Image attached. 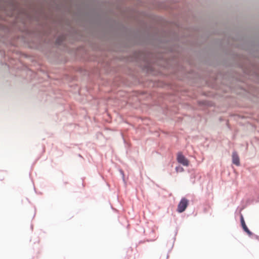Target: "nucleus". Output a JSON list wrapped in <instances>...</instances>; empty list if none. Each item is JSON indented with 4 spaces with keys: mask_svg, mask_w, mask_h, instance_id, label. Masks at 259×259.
I'll use <instances>...</instances> for the list:
<instances>
[{
    "mask_svg": "<svg viewBox=\"0 0 259 259\" xmlns=\"http://www.w3.org/2000/svg\"><path fill=\"white\" fill-rule=\"evenodd\" d=\"M176 169L177 172L182 171L184 170L183 168L181 167H177Z\"/></svg>",
    "mask_w": 259,
    "mask_h": 259,
    "instance_id": "6",
    "label": "nucleus"
},
{
    "mask_svg": "<svg viewBox=\"0 0 259 259\" xmlns=\"http://www.w3.org/2000/svg\"><path fill=\"white\" fill-rule=\"evenodd\" d=\"M232 162L237 166L240 165V159L239 157L236 152L234 151L232 153Z\"/></svg>",
    "mask_w": 259,
    "mask_h": 259,
    "instance_id": "3",
    "label": "nucleus"
},
{
    "mask_svg": "<svg viewBox=\"0 0 259 259\" xmlns=\"http://www.w3.org/2000/svg\"><path fill=\"white\" fill-rule=\"evenodd\" d=\"M241 226L245 232H246L248 235L251 236L252 235V233L249 231V230L247 227L245 223H244L243 224H241Z\"/></svg>",
    "mask_w": 259,
    "mask_h": 259,
    "instance_id": "5",
    "label": "nucleus"
},
{
    "mask_svg": "<svg viewBox=\"0 0 259 259\" xmlns=\"http://www.w3.org/2000/svg\"><path fill=\"white\" fill-rule=\"evenodd\" d=\"M64 40V37L63 36H59L56 39V44L57 45H61Z\"/></svg>",
    "mask_w": 259,
    "mask_h": 259,
    "instance_id": "4",
    "label": "nucleus"
},
{
    "mask_svg": "<svg viewBox=\"0 0 259 259\" xmlns=\"http://www.w3.org/2000/svg\"><path fill=\"white\" fill-rule=\"evenodd\" d=\"M177 160L179 163L183 164L184 166H188V160L182 154H179L177 156Z\"/></svg>",
    "mask_w": 259,
    "mask_h": 259,
    "instance_id": "2",
    "label": "nucleus"
},
{
    "mask_svg": "<svg viewBox=\"0 0 259 259\" xmlns=\"http://www.w3.org/2000/svg\"><path fill=\"white\" fill-rule=\"evenodd\" d=\"M244 223H245V221L244 220L243 216L241 215V223L243 224Z\"/></svg>",
    "mask_w": 259,
    "mask_h": 259,
    "instance_id": "7",
    "label": "nucleus"
},
{
    "mask_svg": "<svg viewBox=\"0 0 259 259\" xmlns=\"http://www.w3.org/2000/svg\"><path fill=\"white\" fill-rule=\"evenodd\" d=\"M188 205V200L185 198L181 199V201L178 204L177 210L179 212H182L187 208Z\"/></svg>",
    "mask_w": 259,
    "mask_h": 259,
    "instance_id": "1",
    "label": "nucleus"
}]
</instances>
